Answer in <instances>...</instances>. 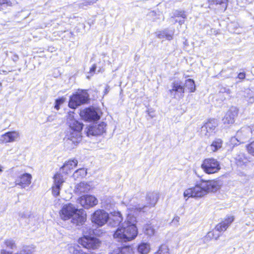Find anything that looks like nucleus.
<instances>
[{
	"label": "nucleus",
	"mask_w": 254,
	"mask_h": 254,
	"mask_svg": "<svg viewBox=\"0 0 254 254\" xmlns=\"http://www.w3.org/2000/svg\"><path fill=\"white\" fill-rule=\"evenodd\" d=\"M106 126V125L104 123L102 122L99 124L89 127L86 131L87 135L89 136L90 135H100L105 131Z\"/></svg>",
	"instance_id": "nucleus-17"
},
{
	"label": "nucleus",
	"mask_w": 254,
	"mask_h": 254,
	"mask_svg": "<svg viewBox=\"0 0 254 254\" xmlns=\"http://www.w3.org/2000/svg\"><path fill=\"white\" fill-rule=\"evenodd\" d=\"M154 254H169V249L166 245H162Z\"/></svg>",
	"instance_id": "nucleus-35"
},
{
	"label": "nucleus",
	"mask_w": 254,
	"mask_h": 254,
	"mask_svg": "<svg viewBox=\"0 0 254 254\" xmlns=\"http://www.w3.org/2000/svg\"><path fill=\"white\" fill-rule=\"evenodd\" d=\"M30 213L28 211L21 212L19 213V216L21 218H27L29 216Z\"/></svg>",
	"instance_id": "nucleus-42"
},
{
	"label": "nucleus",
	"mask_w": 254,
	"mask_h": 254,
	"mask_svg": "<svg viewBox=\"0 0 254 254\" xmlns=\"http://www.w3.org/2000/svg\"><path fill=\"white\" fill-rule=\"evenodd\" d=\"M73 113L70 112L67 116V123L69 128L66 133L65 144L69 149L73 148L82 139L81 131L83 125L74 120Z\"/></svg>",
	"instance_id": "nucleus-2"
},
{
	"label": "nucleus",
	"mask_w": 254,
	"mask_h": 254,
	"mask_svg": "<svg viewBox=\"0 0 254 254\" xmlns=\"http://www.w3.org/2000/svg\"><path fill=\"white\" fill-rule=\"evenodd\" d=\"M109 220V214L104 210L95 211L91 217L92 222L99 227L104 226Z\"/></svg>",
	"instance_id": "nucleus-9"
},
{
	"label": "nucleus",
	"mask_w": 254,
	"mask_h": 254,
	"mask_svg": "<svg viewBox=\"0 0 254 254\" xmlns=\"http://www.w3.org/2000/svg\"><path fill=\"white\" fill-rule=\"evenodd\" d=\"M247 149L250 154L254 156V141L247 145Z\"/></svg>",
	"instance_id": "nucleus-37"
},
{
	"label": "nucleus",
	"mask_w": 254,
	"mask_h": 254,
	"mask_svg": "<svg viewBox=\"0 0 254 254\" xmlns=\"http://www.w3.org/2000/svg\"><path fill=\"white\" fill-rule=\"evenodd\" d=\"M238 115V110L236 108H231L226 113L222 119L223 124H232L235 122V118Z\"/></svg>",
	"instance_id": "nucleus-21"
},
{
	"label": "nucleus",
	"mask_w": 254,
	"mask_h": 254,
	"mask_svg": "<svg viewBox=\"0 0 254 254\" xmlns=\"http://www.w3.org/2000/svg\"><path fill=\"white\" fill-rule=\"evenodd\" d=\"M89 95L86 90H78L70 98L68 106L72 109H75L78 106L87 102Z\"/></svg>",
	"instance_id": "nucleus-5"
},
{
	"label": "nucleus",
	"mask_w": 254,
	"mask_h": 254,
	"mask_svg": "<svg viewBox=\"0 0 254 254\" xmlns=\"http://www.w3.org/2000/svg\"><path fill=\"white\" fill-rule=\"evenodd\" d=\"M3 248H7L10 250H14L17 248L15 241L12 239H5L3 243Z\"/></svg>",
	"instance_id": "nucleus-28"
},
{
	"label": "nucleus",
	"mask_w": 254,
	"mask_h": 254,
	"mask_svg": "<svg viewBox=\"0 0 254 254\" xmlns=\"http://www.w3.org/2000/svg\"><path fill=\"white\" fill-rule=\"evenodd\" d=\"M79 203L84 208H89L93 207L98 204V199L92 195H84L81 196L79 199Z\"/></svg>",
	"instance_id": "nucleus-15"
},
{
	"label": "nucleus",
	"mask_w": 254,
	"mask_h": 254,
	"mask_svg": "<svg viewBox=\"0 0 254 254\" xmlns=\"http://www.w3.org/2000/svg\"><path fill=\"white\" fill-rule=\"evenodd\" d=\"M172 97L180 99L184 97L185 92L184 86L180 81H174L171 85V88L169 90Z\"/></svg>",
	"instance_id": "nucleus-10"
},
{
	"label": "nucleus",
	"mask_w": 254,
	"mask_h": 254,
	"mask_svg": "<svg viewBox=\"0 0 254 254\" xmlns=\"http://www.w3.org/2000/svg\"><path fill=\"white\" fill-rule=\"evenodd\" d=\"M241 158H237L236 159V160L238 161V162H237L238 164V165H241L242 164H241V160H241Z\"/></svg>",
	"instance_id": "nucleus-50"
},
{
	"label": "nucleus",
	"mask_w": 254,
	"mask_h": 254,
	"mask_svg": "<svg viewBox=\"0 0 254 254\" xmlns=\"http://www.w3.org/2000/svg\"><path fill=\"white\" fill-rule=\"evenodd\" d=\"M112 217L110 219L109 224L112 227H115L116 226L119 225L120 223L123 221V217L120 212H113L112 213Z\"/></svg>",
	"instance_id": "nucleus-24"
},
{
	"label": "nucleus",
	"mask_w": 254,
	"mask_h": 254,
	"mask_svg": "<svg viewBox=\"0 0 254 254\" xmlns=\"http://www.w3.org/2000/svg\"><path fill=\"white\" fill-rule=\"evenodd\" d=\"M65 101V99L64 98H61L59 99H57L56 100V104L55 106V108L57 110H59L60 109V106L64 103Z\"/></svg>",
	"instance_id": "nucleus-39"
},
{
	"label": "nucleus",
	"mask_w": 254,
	"mask_h": 254,
	"mask_svg": "<svg viewBox=\"0 0 254 254\" xmlns=\"http://www.w3.org/2000/svg\"><path fill=\"white\" fill-rule=\"evenodd\" d=\"M252 131L250 127H244L237 131L236 133L237 140L240 143H243L251 137Z\"/></svg>",
	"instance_id": "nucleus-20"
},
{
	"label": "nucleus",
	"mask_w": 254,
	"mask_h": 254,
	"mask_svg": "<svg viewBox=\"0 0 254 254\" xmlns=\"http://www.w3.org/2000/svg\"><path fill=\"white\" fill-rule=\"evenodd\" d=\"M95 2V1L92 0H85L83 2L82 4H83V5L87 6L92 5L94 4Z\"/></svg>",
	"instance_id": "nucleus-43"
},
{
	"label": "nucleus",
	"mask_w": 254,
	"mask_h": 254,
	"mask_svg": "<svg viewBox=\"0 0 254 254\" xmlns=\"http://www.w3.org/2000/svg\"><path fill=\"white\" fill-rule=\"evenodd\" d=\"M120 252H121L120 249L118 248L114 250L113 252L110 254H120Z\"/></svg>",
	"instance_id": "nucleus-48"
},
{
	"label": "nucleus",
	"mask_w": 254,
	"mask_h": 254,
	"mask_svg": "<svg viewBox=\"0 0 254 254\" xmlns=\"http://www.w3.org/2000/svg\"><path fill=\"white\" fill-rule=\"evenodd\" d=\"M223 144V141L220 138H215L211 143L210 148V150L215 152L220 149Z\"/></svg>",
	"instance_id": "nucleus-27"
},
{
	"label": "nucleus",
	"mask_w": 254,
	"mask_h": 254,
	"mask_svg": "<svg viewBox=\"0 0 254 254\" xmlns=\"http://www.w3.org/2000/svg\"><path fill=\"white\" fill-rule=\"evenodd\" d=\"M82 254H96L93 252L85 253L83 252Z\"/></svg>",
	"instance_id": "nucleus-51"
},
{
	"label": "nucleus",
	"mask_w": 254,
	"mask_h": 254,
	"mask_svg": "<svg viewBox=\"0 0 254 254\" xmlns=\"http://www.w3.org/2000/svg\"><path fill=\"white\" fill-rule=\"evenodd\" d=\"M201 167L203 171L208 174L217 173L221 168L219 162L212 158L205 159Z\"/></svg>",
	"instance_id": "nucleus-7"
},
{
	"label": "nucleus",
	"mask_w": 254,
	"mask_h": 254,
	"mask_svg": "<svg viewBox=\"0 0 254 254\" xmlns=\"http://www.w3.org/2000/svg\"><path fill=\"white\" fill-rule=\"evenodd\" d=\"M210 4L218 5V9L221 12H224L227 7L228 0H208Z\"/></svg>",
	"instance_id": "nucleus-25"
},
{
	"label": "nucleus",
	"mask_w": 254,
	"mask_h": 254,
	"mask_svg": "<svg viewBox=\"0 0 254 254\" xmlns=\"http://www.w3.org/2000/svg\"><path fill=\"white\" fill-rule=\"evenodd\" d=\"M54 180V184L52 188V194L55 196H57L60 194L61 188L65 181L63 175L61 172L57 173L53 177Z\"/></svg>",
	"instance_id": "nucleus-11"
},
{
	"label": "nucleus",
	"mask_w": 254,
	"mask_h": 254,
	"mask_svg": "<svg viewBox=\"0 0 254 254\" xmlns=\"http://www.w3.org/2000/svg\"><path fill=\"white\" fill-rule=\"evenodd\" d=\"M0 254H17V253L13 254L11 252L7 251L5 249H2L0 251Z\"/></svg>",
	"instance_id": "nucleus-46"
},
{
	"label": "nucleus",
	"mask_w": 254,
	"mask_h": 254,
	"mask_svg": "<svg viewBox=\"0 0 254 254\" xmlns=\"http://www.w3.org/2000/svg\"><path fill=\"white\" fill-rule=\"evenodd\" d=\"M217 125V121L215 120H209L201 127V134L207 137H209L214 132Z\"/></svg>",
	"instance_id": "nucleus-14"
},
{
	"label": "nucleus",
	"mask_w": 254,
	"mask_h": 254,
	"mask_svg": "<svg viewBox=\"0 0 254 254\" xmlns=\"http://www.w3.org/2000/svg\"><path fill=\"white\" fill-rule=\"evenodd\" d=\"M174 16L175 17L181 16V17H183V18H185L186 17V15L185 14L184 12V11H175L174 14Z\"/></svg>",
	"instance_id": "nucleus-41"
},
{
	"label": "nucleus",
	"mask_w": 254,
	"mask_h": 254,
	"mask_svg": "<svg viewBox=\"0 0 254 254\" xmlns=\"http://www.w3.org/2000/svg\"><path fill=\"white\" fill-rule=\"evenodd\" d=\"M219 92L222 93H226L227 95H230L232 93L230 88L227 87L220 86L219 87Z\"/></svg>",
	"instance_id": "nucleus-38"
},
{
	"label": "nucleus",
	"mask_w": 254,
	"mask_h": 254,
	"mask_svg": "<svg viewBox=\"0 0 254 254\" xmlns=\"http://www.w3.org/2000/svg\"><path fill=\"white\" fill-rule=\"evenodd\" d=\"M31 252L29 247L24 246L17 252V254H31Z\"/></svg>",
	"instance_id": "nucleus-36"
},
{
	"label": "nucleus",
	"mask_w": 254,
	"mask_h": 254,
	"mask_svg": "<svg viewBox=\"0 0 254 254\" xmlns=\"http://www.w3.org/2000/svg\"><path fill=\"white\" fill-rule=\"evenodd\" d=\"M234 220V218L233 216H228L223 221L218 224L216 226L214 230L212 232H209L207 234L208 237L209 238H214L215 240H217L220 236L219 233L225 231Z\"/></svg>",
	"instance_id": "nucleus-6"
},
{
	"label": "nucleus",
	"mask_w": 254,
	"mask_h": 254,
	"mask_svg": "<svg viewBox=\"0 0 254 254\" xmlns=\"http://www.w3.org/2000/svg\"><path fill=\"white\" fill-rule=\"evenodd\" d=\"M87 174L86 170L84 168H81L77 170L73 174L74 178L77 179L79 178H82L85 177Z\"/></svg>",
	"instance_id": "nucleus-33"
},
{
	"label": "nucleus",
	"mask_w": 254,
	"mask_h": 254,
	"mask_svg": "<svg viewBox=\"0 0 254 254\" xmlns=\"http://www.w3.org/2000/svg\"><path fill=\"white\" fill-rule=\"evenodd\" d=\"M62 219L67 220L71 219V222L75 226L82 225L86 220V215L82 209H78L70 203L64 205L60 211Z\"/></svg>",
	"instance_id": "nucleus-3"
},
{
	"label": "nucleus",
	"mask_w": 254,
	"mask_h": 254,
	"mask_svg": "<svg viewBox=\"0 0 254 254\" xmlns=\"http://www.w3.org/2000/svg\"><path fill=\"white\" fill-rule=\"evenodd\" d=\"M245 77H246L245 72H240L238 74L237 77L239 79L243 80V79H245Z\"/></svg>",
	"instance_id": "nucleus-44"
},
{
	"label": "nucleus",
	"mask_w": 254,
	"mask_h": 254,
	"mask_svg": "<svg viewBox=\"0 0 254 254\" xmlns=\"http://www.w3.org/2000/svg\"><path fill=\"white\" fill-rule=\"evenodd\" d=\"M173 35V32H170L168 30H165L163 31H160L157 34V37L159 38H165L168 40L172 39Z\"/></svg>",
	"instance_id": "nucleus-29"
},
{
	"label": "nucleus",
	"mask_w": 254,
	"mask_h": 254,
	"mask_svg": "<svg viewBox=\"0 0 254 254\" xmlns=\"http://www.w3.org/2000/svg\"><path fill=\"white\" fill-rule=\"evenodd\" d=\"M96 69V65L95 64H93L91 68L90 69V73H94L95 70Z\"/></svg>",
	"instance_id": "nucleus-47"
},
{
	"label": "nucleus",
	"mask_w": 254,
	"mask_h": 254,
	"mask_svg": "<svg viewBox=\"0 0 254 254\" xmlns=\"http://www.w3.org/2000/svg\"><path fill=\"white\" fill-rule=\"evenodd\" d=\"M32 176L30 174L25 173L17 177L15 181V185H18L22 189L29 186L31 182Z\"/></svg>",
	"instance_id": "nucleus-18"
},
{
	"label": "nucleus",
	"mask_w": 254,
	"mask_h": 254,
	"mask_svg": "<svg viewBox=\"0 0 254 254\" xmlns=\"http://www.w3.org/2000/svg\"><path fill=\"white\" fill-rule=\"evenodd\" d=\"M91 189L90 185L86 182H82L75 185L74 191L78 194L87 192Z\"/></svg>",
	"instance_id": "nucleus-23"
},
{
	"label": "nucleus",
	"mask_w": 254,
	"mask_h": 254,
	"mask_svg": "<svg viewBox=\"0 0 254 254\" xmlns=\"http://www.w3.org/2000/svg\"><path fill=\"white\" fill-rule=\"evenodd\" d=\"M159 199V193L156 192H149L147 193L146 197V204L145 205L136 203L129 207L128 209L132 212H145L148 207H154Z\"/></svg>",
	"instance_id": "nucleus-4"
},
{
	"label": "nucleus",
	"mask_w": 254,
	"mask_h": 254,
	"mask_svg": "<svg viewBox=\"0 0 254 254\" xmlns=\"http://www.w3.org/2000/svg\"><path fill=\"white\" fill-rule=\"evenodd\" d=\"M68 250L70 254H82L83 252L78 245L70 246Z\"/></svg>",
	"instance_id": "nucleus-31"
},
{
	"label": "nucleus",
	"mask_w": 254,
	"mask_h": 254,
	"mask_svg": "<svg viewBox=\"0 0 254 254\" xmlns=\"http://www.w3.org/2000/svg\"><path fill=\"white\" fill-rule=\"evenodd\" d=\"M202 181V187L205 189L206 194L216 191L220 188L218 181L215 180Z\"/></svg>",
	"instance_id": "nucleus-19"
},
{
	"label": "nucleus",
	"mask_w": 254,
	"mask_h": 254,
	"mask_svg": "<svg viewBox=\"0 0 254 254\" xmlns=\"http://www.w3.org/2000/svg\"><path fill=\"white\" fill-rule=\"evenodd\" d=\"M244 97L249 103H253L254 102V92L251 89L246 90Z\"/></svg>",
	"instance_id": "nucleus-30"
},
{
	"label": "nucleus",
	"mask_w": 254,
	"mask_h": 254,
	"mask_svg": "<svg viewBox=\"0 0 254 254\" xmlns=\"http://www.w3.org/2000/svg\"><path fill=\"white\" fill-rule=\"evenodd\" d=\"M150 251V246L148 243H141L138 246L137 251L140 254H148Z\"/></svg>",
	"instance_id": "nucleus-26"
},
{
	"label": "nucleus",
	"mask_w": 254,
	"mask_h": 254,
	"mask_svg": "<svg viewBox=\"0 0 254 254\" xmlns=\"http://www.w3.org/2000/svg\"><path fill=\"white\" fill-rule=\"evenodd\" d=\"M2 171V167L1 166H0V173Z\"/></svg>",
	"instance_id": "nucleus-53"
},
{
	"label": "nucleus",
	"mask_w": 254,
	"mask_h": 254,
	"mask_svg": "<svg viewBox=\"0 0 254 254\" xmlns=\"http://www.w3.org/2000/svg\"><path fill=\"white\" fill-rule=\"evenodd\" d=\"M206 194L205 189L202 187V180L197 183L194 187L189 188L185 190L184 195L185 197H201Z\"/></svg>",
	"instance_id": "nucleus-8"
},
{
	"label": "nucleus",
	"mask_w": 254,
	"mask_h": 254,
	"mask_svg": "<svg viewBox=\"0 0 254 254\" xmlns=\"http://www.w3.org/2000/svg\"><path fill=\"white\" fill-rule=\"evenodd\" d=\"M136 218L131 214H128L126 220L120 224L115 232L113 237L119 242H126L134 239L138 234L135 226Z\"/></svg>",
	"instance_id": "nucleus-1"
},
{
	"label": "nucleus",
	"mask_w": 254,
	"mask_h": 254,
	"mask_svg": "<svg viewBox=\"0 0 254 254\" xmlns=\"http://www.w3.org/2000/svg\"><path fill=\"white\" fill-rule=\"evenodd\" d=\"M12 59L13 61L16 62L18 60V56L16 54H14Z\"/></svg>",
	"instance_id": "nucleus-49"
},
{
	"label": "nucleus",
	"mask_w": 254,
	"mask_h": 254,
	"mask_svg": "<svg viewBox=\"0 0 254 254\" xmlns=\"http://www.w3.org/2000/svg\"><path fill=\"white\" fill-rule=\"evenodd\" d=\"M80 116L86 121H96L100 119L98 111L93 108H86L81 111Z\"/></svg>",
	"instance_id": "nucleus-12"
},
{
	"label": "nucleus",
	"mask_w": 254,
	"mask_h": 254,
	"mask_svg": "<svg viewBox=\"0 0 254 254\" xmlns=\"http://www.w3.org/2000/svg\"><path fill=\"white\" fill-rule=\"evenodd\" d=\"M78 164V161L76 159L69 160L66 161L63 166L60 168V172L65 174H68L71 172Z\"/></svg>",
	"instance_id": "nucleus-22"
},
{
	"label": "nucleus",
	"mask_w": 254,
	"mask_h": 254,
	"mask_svg": "<svg viewBox=\"0 0 254 254\" xmlns=\"http://www.w3.org/2000/svg\"><path fill=\"white\" fill-rule=\"evenodd\" d=\"M11 3L7 0H0V9H3V7L6 6H10Z\"/></svg>",
	"instance_id": "nucleus-40"
},
{
	"label": "nucleus",
	"mask_w": 254,
	"mask_h": 254,
	"mask_svg": "<svg viewBox=\"0 0 254 254\" xmlns=\"http://www.w3.org/2000/svg\"><path fill=\"white\" fill-rule=\"evenodd\" d=\"M78 243L83 247L88 249H97L99 247L100 244L97 239L88 237L81 238L79 239Z\"/></svg>",
	"instance_id": "nucleus-13"
},
{
	"label": "nucleus",
	"mask_w": 254,
	"mask_h": 254,
	"mask_svg": "<svg viewBox=\"0 0 254 254\" xmlns=\"http://www.w3.org/2000/svg\"><path fill=\"white\" fill-rule=\"evenodd\" d=\"M180 219V218L179 216H175L172 220V223L178 225L179 224Z\"/></svg>",
	"instance_id": "nucleus-45"
},
{
	"label": "nucleus",
	"mask_w": 254,
	"mask_h": 254,
	"mask_svg": "<svg viewBox=\"0 0 254 254\" xmlns=\"http://www.w3.org/2000/svg\"><path fill=\"white\" fill-rule=\"evenodd\" d=\"M19 138V132L16 131H8L0 136V143H7L16 141Z\"/></svg>",
	"instance_id": "nucleus-16"
},
{
	"label": "nucleus",
	"mask_w": 254,
	"mask_h": 254,
	"mask_svg": "<svg viewBox=\"0 0 254 254\" xmlns=\"http://www.w3.org/2000/svg\"><path fill=\"white\" fill-rule=\"evenodd\" d=\"M185 86L190 90V92H193L195 90L194 82L192 79H188L186 80Z\"/></svg>",
	"instance_id": "nucleus-32"
},
{
	"label": "nucleus",
	"mask_w": 254,
	"mask_h": 254,
	"mask_svg": "<svg viewBox=\"0 0 254 254\" xmlns=\"http://www.w3.org/2000/svg\"><path fill=\"white\" fill-rule=\"evenodd\" d=\"M184 22V20H180L179 21V23L180 25H182Z\"/></svg>",
	"instance_id": "nucleus-52"
},
{
	"label": "nucleus",
	"mask_w": 254,
	"mask_h": 254,
	"mask_svg": "<svg viewBox=\"0 0 254 254\" xmlns=\"http://www.w3.org/2000/svg\"><path fill=\"white\" fill-rule=\"evenodd\" d=\"M145 233L148 236H153L155 233V230L151 224L147 225L145 227Z\"/></svg>",
	"instance_id": "nucleus-34"
}]
</instances>
